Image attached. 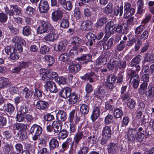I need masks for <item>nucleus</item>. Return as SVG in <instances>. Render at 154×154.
<instances>
[{
	"label": "nucleus",
	"mask_w": 154,
	"mask_h": 154,
	"mask_svg": "<svg viewBox=\"0 0 154 154\" xmlns=\"http://www.w3.org/2000/svg\"><path fill=\"white\" fill-rule=\"evenodd\" d=\"M141 57L140 55H138L132 59L130 63V66L133 69L135 68V69L130 70L128 73L127 77L128 79H130L129 83L135 89L138 87L140 82L139 76L137 73L140 69L139 63Z\"/></svg>",
	"instance_id": "nucleus-1"
},
{
	"label": "nucleus",
	"mask_w": 154,
	"mask_h": 154,
	"mask_svg": "<svg viewBox=\"0 0 154 154\" xmlns=\"http://www.w3.org/2000/svg\"><path fill=\"white\" fill-rule=\"evenodd\" d=\"M128 29L127 23H123L119 25L115 24L112 21L108 22L105 27V34L103 39L106 40L115 31L120 34H124L128 32Z\"/></svg>",
	"instance_id": "nucleus-2"
},
{
	"label": "nucleus",
	"mask_w": 154,
	"mask_h": 154,
	"mask_svg": "<svg viewBox=\"0 0 154 154\" xmlns=\"http://www.w3.org/2000/svg\"><path fill=\"white\" fill-rule=\"evenodd\" d=\"M39 22L41 25L37 29L38 34H42L45 32L49 33V32H54V27L49 23L44 20H40Z\"/></svg>",
	"instance_id": "nucleus-3"
},
{
	"label": "nucleus",
	"mask_w": 154,
	"mask_h": 154,
	"mask_svg": "<svg viewBox=\"0 0 154 154\" xmlns=\"http://www.w3.org/2000/svg\"><path fill=\"white\" fill-rule=\"evenodd\" d=\"M42 131V128L36 124L32 125L30 129L29 132L32 135V140L34 141L37 140Z\"/></svg>",
	"instance_id": "nucleus-4"
},
{
	"label": "nucleus",
	"mask_w": 154,
	"mask_h": 154,
	"mask_svg": "<svg viewBox=\"0 0 154 154\" xmlns=\"http://www.w3.org/2000/svg\"><path fill=\"white\" fill-rule=\"evenodd\" d=\"M5 11L10 16H13L14 14L19 15L21 12V8L16 5H10V9L8 7H6Z\"/></svg>",
	"instance_id": "nucleus-5"
},
{
	"label": "nucleus",
	"mask_w": 154,
	"mask_h": 154,
	"mask_svg": "<svg viewBox=\"0 0 154 154\" xmlns=\"http://www.w3.org/2000/svg\"><path fill=\"white\" fill-rule=\"evenodd\" d=\"M124 8V17L125 19L128 18L130 15H133L135 13V9L131 7V4L129 2L125 3Z\"/></svg>",
	"instance_id": "nucleus-6"
},
{
	"label": "nucleus",
	"mask_w": 154,
	"mask_h": 154,
	"mask_svg": "<svg viewBox=\"0 0 154 154\" xmlns=\"http://www.w3.org/2000/svg\"><path fill=\"white\" fill-rule=\"evenodd\" d=\"M145 89H139V94L142 95H145L146 96L148 97L151 98L154 97V88L149 85Z\"/></svg>",
	"instance_id": "nucleus-7"
},
{
	"label": "nucleus",
	"mask_w": 154,
	"mask_h": 154,
	"mask_svg": "<svg viewBox=\"0 0 154 154\" xmlns=\"http://www.w3.org/2000/svg\"><path fill=\"white\" fill-rule=\"evenodd\" d=\"M43 73L42 74V80H49L56 78L58 76L57 73L56 72H52L51 73V71L44 69L42 70Z\"/></svg>",
	"instance_id": "nucleus-8"
},
{
	"label": "nucleus",
	"mask_w": 154,
	"mask_h": 154,
	"mask_svg": "<svg viewBox=\"0 0 154 154\" xmlns=\"http://www.w3.org/2000/svg\"><path fill=\"white\" fill-rule=\"evenodd\" d=\"M89 104H82L80 107V112L78 111V114L76 113L75 117L76 118V121H75V123L77 122V118L79 119L83 114L84 116L87 115L89 112Z\"/></svg>",
	"instance_id": "nucleus-9"
},
{
	"label": "nucleus",
	"mask_w": 154,
	"mask_h": 154,
	"mask_svg": "<svg viewBox=\"0 0 154 154\" xmlns=\"http://www.w3.org/2000/svg\"><path fill=\"white\" fill-rule=\"evenodd\" d=\"M45 81L46 82L45 85V87L46 89H49L51 92L56 93L57 92V87L54 82L50 80H45Z\"/></svg>",
	"instance_id": "nucleus-10"
},
{
	"label": "nucleus",
	"mask_w": 154,
	"mask_h": 154,
	"mask_svg": "<svg viewBox=\"0 0 154 154\" xmlns=\"http://www.w3.org/2000/svg\"><path fill=\"white\" fill-rule=\"evenodd\" d=\"M38 9L41 13H47L49 9V5L48 2L45 0H41L39 4Z\"/></svg>",
	"instance_id": "nucleus-11"
},
{
	"label": "nucleus",
	"mask_w": 154,
	"mask_h": 154,
	"mask_svg": "<svg viewBox=\"0 0 154 154\" xmlns=\"http://www.w3.org/2000/svg\"><path fill=\"white\" fill-rule=\"evenodd\" d=\"M97 76L95 73L93 72L86 73L84 75L81 77L83 80L89 81L90 82H94L96 80Z\"/></svg>",
	"instance_id": "nucleus-12"
},
{
	"label": "nucleus",
	"mask_w": 154,
	"mask_h": 154,
	"mask_svg": "<svg viewBox=\"0 0 154 154\" xmlns=\"http://www.w3.org/2000/svg\"><path fill=\"white\" fill-rule=\"evenodd\" d=\"M83 134L84 132L82 131L78 132L75 135L73 138L74 141L72 142V143H74L75 149L77 148V145L79 144L80 140L84 137L85 136Z\"/></svg>",
	"instance_id": "nucleus-13"
},
{
	"label": "nucleus",
	"mask_w": 154,
	"mask_h": 154,
	"mask_svg": "<svg viewBox=\"0 0 154 154\" xmlns=\"http://www.w3.org/2000/svg\"><path fill=\"white\" fill-rule=\"evenodd\" d=\"M149 74H144L141 78L142 84L140 85L139 89H145L147 88L149 82Z\"/></svg>",
	"instance_id": "nucleus-14"
},
{
	"label": "nucleus",
	"mask_w": 154,
	"mask_h": 154,
	"mask_svg": "<svg viewBox=\"0 0 154 154\" xmlns=\"http://www.w3.org/2000/svg\"><path fill=\"white\" fill-rule=\"evenodd\" d=\"M108 152L109 154H116L118 150V145L114 142L108 143L107 146Z\"/></svg>",
	"instance_id": "nucleus-15"
},
{
	"label": "nucleus",
	"mask_w": 154,
	"mask_h": 154,
	"mask_svg": "<svg viewBox=\"0 0 154 154\" xmlns=\"http://www.w3.org/2000/svg\"><path fill=\"white\" fill-rule=\"evenodd\" d=\"M49 144V149L51 151L58 149L59 146V142L55 137L52 138L50 140Z\"/></svg>",
	"instance_id": "nucleus-16"
},
{
	"label": "nucleus",
	"mask_w": 154,
	"mask_h": 154,
	"mask_svg": "<svg viewBox=\"0 0 154 154\" xmlns=\"http://www.w3.org/2000/svg\"><path fill=\"white\" fill-rule=\"evenodd\" d=\"M63 11L61 10H55L52 13V19L54 22H57L61 19L63 17Z\"/></svg>",
	"instance_id": "nucleus-17"
},
{
	"label": "nucleus",
	"mask_w": 154,
	"mask_h": 154,
	"mask_svg": "<svg viewBox=\"0 0 154 154\" xmlns=\"http://www.w3.org/2000/svg\"><path fill=\"white\" fill-rule=\"evenodd\" d=\"M72 93L71 88L65 87L61 89L59 93V94L61 97L66 99L68 98Z\"/></svg>",
	"instance_id": "nucleus-18"
},
{
	"label": "nucleus",
	"mask_w": 154,
	"mask_h": 154,
	"mask_svg": "<svg viewBox=\"0 0 154 154\" xmlns=\"http://www.w3.org/2000/svg\"><path fill=\"white\" fill-rule=\"evenodd\" d=\"M100 106H95L93 109L92 114L91 116V119L93 121H95L100 116Z\"/></svg>",
	"instance_id": "nucleus-19"
},
{
	"label": "nucleus",
	"mask_w": 154,
	"mask_h": 154,
	"mask_svg": "<svg viewBox=\"0 0 154 154\" xmlns=\"http://www.w3.org/2000/svg\"><path fill=\"white\" fill-rule=\"evenodd\" d=\"M49 106L48 102L41 100L38 101L36 104L37 108L40 110H44L47 109Z\"/></svg>",
	"instance_id": "nucleus-20"
},
{
	"label": "nucleus",
	"mask_w": 154,
	"mask_h": 154,
	"mask_svg": "<svg viewBox=\"0 0 154 154\" xmlns=\"http://www.w3.org/2000/svg\"><path fill=\"white\" fill-rule=\"evenodd\" d=\"M56 118L59 122L65 121L67 118L66 112L63 110H58L56 114Z\"/></svg>",
	"instance_id": "nucleus-21"
},
{
	"label": "nucleus",
	"mask_w": 154,
	"mask_h": 154,
	"mask_svg": "<svg viewBox=\"0 0 154 154\" xmlns=\"http://www.w3.org/2000/svg\"><path fill=\"white\" fill-rule=\"evenodd\" d=\"M112 134L111 128L109 126H105L103 128L102 131V136L108 139L110 138Z\"/></svg>",
	"instance_id": "nucleus-22"
},
{
	"label": "nucleus",
	"mask_w": 154,
	"mask_h": 154,
	"mask_svg": "<svg viewBox=\"0 0 154 154\" xmlns=\"http://www.w3.org/2000/svg\"><path fill=\"white\" fill-rule=\"evenodd\" d=\"M92 59V56L90 54H84L80 57H78L76 60L78 61H84L83 63L86 64L91 61Z\"/></svg>",
	"instance_id": "nucleus-23"
},
{
	"label": "nucleus",
	"mask_w": 154,
	"mask_h": 154,
	"mask_svg": "<svg viewBox=\"0 0 154 154\" xmlns=\"http://www.w3.org/2000/svg\"><path fill=\"white\" fill-rule=\"evenodd\" d=\"M54 32H49V34L47 35L44 38V40L45 42H53L54 40L57 39V35L55 34Z\"/></svg>",
	"instance_id": "nucleus-24"
},
{
	"label": "nucleus",
	"mask_w": 154,
	"mask_h": 154,
	"mask_svg": "<svg viewBox=\"0 0 154 154\" xmlns=\"http://www.w3.org/2000/svg\"><path fill=\"white\" fill-rule=\"evenodd\" d=\"M82 41L81 39L78 36L74 37L72 38V41L71 43L72 47L74 48H78L82 45Z\"/></svg>",
	"instance_id": "nucleus-25"
},
{
	"label": "nucleus",
	"mask_w": 154,
	"mask_h": 154,
	"mask_svg": "<svg viewBox=\"0 0 154 154\" xmlns=\"http://www.w3.org/2000/svg\"><path fill=\"white\" fill-rule=\"evenodd\" d=\"M59 59L60 61L63 62L67 61L69 64L73 63V61L69 59V56L67 53H63L60 54Z\"/></svg>",
	"instance_id": "nucleus-26"
},
{
	"label": "nucleus",
	"mask_w": 154,
	"mask_h": 154,
	"mask_svg": "<svg viewBox=\"0 0 154 154\" xmlns=\"http://www.w3.org/2000/svg\"><path fill=\"white\" fill-rule=\"evenodd\" d=\"M11 84L9 81L8 79L3 77L0 78V89L4 88H5L11 86Z\"/></svg>",
	"instance_id": "nucleus-27"
},
{
	"label": "nucleus",
	"mask_w": 154,
	"mask_h": 154,
	"mask_svg": "<svg viewBox=\"0 0 154 154\" xmlns=\"http://www.w3.org/2000/svg\"><path fill=\"white\" fill-rule=\"evenodd\" d=\"M105 90L103 88L100 87L94 91V95L97 98L102 99L105 96Z\"/></svg>",
	"instance_id": "nucleus-28"
},
{
	"label": "nucleus",
	"mask_w": 154,
	"mask_h": 154,
	"mask_svg": "<svg viewBox=\"0 0 154 154\" xmlns=\"http://www.w3.org/2000/svg\"><path fill=\"white\" fill-rule=\"evenodd\" d=\"M137 133L136 129H130L128 131L127 136L128 140L130 141H134L135 139L136 135Z\"/></svg>",
	"instance_id": "nucleus-29"
},
{
	"label": "nucleus",
	"mask_w": 154,
	"mask_h": 154,
	"mask_svg": "<svg viewBox=\"0 0 154 154\" xmlns=\"http://www.w3.org/2000/svg\"><path fill=\"white\" fill-rule=\"evenodd\" d=\"M67 44V42L65 39H63L57 45V51L61 52L63 51L65 49L66 46Z\"/></svg>",
	"instance_id": "nucleus-30"
},
{
	"label": "nucleus",
	"mask_w": 154,
	"mask_h": 154,
	"mask_svg": "<svg viewBox=\"0 0 154 154\" xmlns=\"http://www.w3.org/2000/svg\"><path fill=\"white\" fill-rule=\"evenodd\" d=\"M81 67L79 64H70L69 70L71 73H75L79 72L81 69Z\"/></svg>",
	"instance_id": "nucleus-31"
},
{
	"label": "nucleus",
	"mask_w": 154,
	"mask_h": 154,
	"mask_svg": "<svg viewBox=\"0 0 154 154\" xmlns=\"http://www.w3.org/2000/svg\"><path fill=\"white\" fill-rule=\"evenodd\" d=\"M137 13L140 14L145 12V9L144 7V4L143 0H139L137 3Z\"/></svg>",
	"instance_id": "nucleus-32"
},
{
	"label": "nucleus",
	"mask_w": 154,
	"mask_h": 154,
	"mask_svg": "<svg viewBox=\"0 0 154 154\" xmlns=\"http://www.w3.org/2000/svg\"><path fill=\"white\" fill-rule=\"evenodd\" d=\"M144 63L149 62L151 63L154 62V53H147L145 54L143 61Z\"/></svg>",
	"instance_id": "nucleus-33"
},
{
	"label": "nucleus",
	"mask_w": 154,
	"mask_h": 154,
	"mask_svg": "<svg viewBox=\"0 0 154 154\" xmlns=\"http://www.w3.org/2000/svg\"><path fill=\"white\" fill-rule=\"evenodd\" d=\"M68 102L69 104L73 105L75 104L78 100V96L75 92H73L68 98Z\"/></svg>",
	"instance_id": "nucleus-34"
},
{
	"label": "nucleus",
	"mask_w": 154,
	"mask_h": 154,
	"mask_svg": "<svg viewBox=\"0 0 154 154\" xmlns=\"http://www.w3.org/2000/svg\"><path fill=\"white\" fill-rule=\"evenodd\" d=\"M92 22L90 21H83L81 26V28L83 31H87L91 28Z\"/></svg>",
	"instance_id": "nucleus-35"
},
{
	"label": "nucleus",
	"mask_w": 154,
	"mask_h": 154,
	"mask_svg": "<svg viewBox=\"0 0 154 154\" xmlns=\"http://www.w3.org/2000/svg\"><path fill=\"white\" fill-rule=\"evenodd\" d=\"M43 59L49 66L52 65L54 63L55 61L53 57L48 55L45 56Z\"/></svg>",
	"instance_id": "nucleus-36"
},
{
	"label": "nucleus",
	"mask_w": 154,
	"mask_h": 154,
	"mask_svg": "<svg viewBox=\"0 0 154 154\" xmlns=\"http://www.w3.org/2000/svg\"><path fill=\"white\" fill-rule=\"evenodd\" d=\"M15 147L17 151L19 153L22 152V154H30L28 151H23V145L20 143L16 144L15 146Z\"/></svg>",
	"instance_id": "nucleus-37"
},
{
	"label": "nucleus",
	"mask_w": 154,
	"mask_h": 154,
	"mask_svg": "<svg viewBox=\"0 0 154 154\" xmlns=\"http://www.w3.org/2000/svg\"><path fill=\"white\" fill-rule=\"evenodd\" d=\"M33 96L34 100L40 99L42 96V91L38 88H35Z\"/></svg>",
	"instance_id": "nucleus-38"
},
{
	"label": "nucleus",
	"mask_w": 154,
	"mask_h": 154,
	"mask_svg": "<svg viewBox=\"0 0 154 154\" xmlns=\"http://www.w3.org/2000/svg\"><path fill=\"white\" fill-rule=\"evenodd\" d=\"M72 140L70 138H67L66 141L63 142L61 145L62 149L61 151H64L67 150L69 146L71 144Z\"/></svg>",
	"instance_id": "nucleus-39"
},
{
	"label": "nucleus",
	"mask_w": 154,
	"mask_h": 154,
	"mask_svg": "<svg viewBox=\"0 0 154 154\" xmlns=\"http://www.w3.org/2000/svg\"><path fill=\"white\" fill-rule=\"evenodd\" d=\"M12 42L17 44L24 45L25 43V40L21 37L19 36H15L12 39Z\"/></svg>",
	"instance_id": "nucleus-40"
},
{
	"label": "nucleus",
	"mask_w": 154,
	"mask_h": 154,
	"mask_svg": "<svg viewBox=\"0 0 154 154\" xmlns=\"http://www.w3.org/2000/svg\"><path fill=\"white\" fill-rule=\"evenodd\" d=\"M2 148L4 154H9L10 151L13 149V146L11 143H6Z\"/></svg>",
	"instance_id": "nucleus-41"
},
{
	"label": "nucleus",
	"mask_w": 154,
	"mask_h": 154,
	"mask_svg": "<svg viewBox=\"0 0 154 154\" xmlns=\"http://www.w3.org/2000/svg\"><path fill=\"white\" fill-rule=\"evenodd\" d=\"M113 38H111L108 41L105 42V44L103 45L104 49L107 50L110 48L113 45Z\"/></svg>",
	"instance_id": "nucleus-42"
},
{
	"label": "nucleus",
	"mask_w": 154,
	"mask_h": 154,
	"mask_svg": "<svg viewBox=\"0 0 154 154\" xmlns=\"http://www.w3.org/2000/svg\"><path fill=\"white\" fill-rule=\"evenodd\" d=\"M62 126L61 124L59 123L58 122V123H54L53 125V130L54 134H59L61 130Z\"/></svg>",
	"instance_id": "nucleus-43"
},
{
	"label": "nucleus",
	"mask_w": 154,
	"mask_h": 154,
	"mask_svg": "<svg viewBox=\"0 0 154 154\" xmlns=\"http://www.w3.org/2000/svg\"><path fill=\"white\" fill-rule=\"evenodd\" d=\"M138 19V18L136 15L131 17L127 20V23L128 25L133 26L137 23Z\"/></svg>",
	"instance_id": "nucleus-44"
},
{
	"label": "nucleus",
	"mask_w": 154,
	"mask_h": 154,
	"mask_svg": "<svg viewBox=\"0 0 154 154\" xmlns=\"http://www.w3.org/2000/svg\"><path fill=\"white\" fill-rule=\"evenodd\" d=\"M25 12L27 15L31 16L35 14V9L32 7L28 6L25 9Z\"/></svg>",
	"instance_id": "nucleus-45"
},
{
	"label": "nucleus",
	"mask_w": 154,
	"mask_h": 154,
	"mask_svg": "<svg viewBox=\"0 0 154 154\" xmlns=\"http://www.w3.org/2000/svg\"><path fill=\"white\" fill-rule=\"evenodd\" d=\"M29 108V106L28 104H23L20 107L19 112L25 115L28 112Z\"/></svg>",
	"instance_id": "nucleus-46"
},
{
	"label": "nucleus",
	"mask_w": 154,
	"mask_h": 154,
	"mask_svg": "<svg viewBox=\"0 0 154 154\" xmlns=\"http://www.w3.org/2000/svg\"><path fill=\"white\" fill-rule=\"evenodd\" d=\"M16 128L20 131H24L27 128V126L26 124H24L18 123L16 125Z\"/></svg>",
	"instance_id": "nucleus-47"
},
{
	"label": "nucleus",
	"mask_w": 154,
	"mask_h": 154,
	"mask_svg": "<svg viewBox=\"0 0 154 154\" xmlns=\"http://www.w3.org/2000/svg\"><path fill=\"white\" fill-rule=\"evenodd\" d=\"M31 29L30 27L28 26H26L23 27L22 33L25 36H28L31 33Z\"/></svg>",
	"instance_id": "nucleus-48"
},
{
	"label": "nucleus",
	"mask_w": 154,
	"mask_h": 154,
	"mask_svg": "<svg viewBox=\"0 0 154 154\" xmlns=\"http://www.w3.org/2000/svg\"><path fill=\"white\" fill-rule=\"evenodd\" d=\"M23 94L26 99L30 98L32 96L31 91L27 87H25L23 91Z\"/></svg>",
	"instance_id": "nucleus-49"
},
{
	"label": "nucleus",
	"mask_w": 154,
	"mask_h": 154,
	"mask_svg": "<svg viewBox=\"0 0 154 154\" xmlns=\"http://www.w3.org/2000/svg\"><path fill=\"white\" fill-rule=\"evenodd\" d=\"M136 41V39L132 35H130L128 37V40L127 42L126 45L128 47L132 46Z\"/></svg>",
	"instance_id": "nucleus-50"
},
{
	"label": "nucleus",
	"mask_w": 154,
	"mask_h": 154,
	"mask_svg": "<svg viewBox=\"0 0 154 154\" xmlns=\"http://www.w3.org/2000/svg\"><path fill=\"white\" fill-rule=\"evenodd\" d=\"M107 19L105 17H102L99 19L96 24V26L97 27L102 26L107 21Z\"/></svg>",
	"instance_id": "nucleus-51"
},
{
	"label": "nucleus",
	"mask_w": 154,
	"mask_h": 154,
	"mask_svg": "<svg viewBox=\"0 0 154 154\" xmlns=\"http://www.w3.org/2000/svg\"><path fill=\"white\" fill-rule=\"evenodd\" d=\"M136 104V102L135 100L131 98H129L127 100V106L130 109H132L134 108Z\"/></svg>",
	"instance_id": "nucleus-52"
},
{
	"label": "nucleus",
	"mask_w": 154,
	"mask_h": 154,
	"mask_svg": "<svg viewBox=\"0 0 154 154\" xmlns=\"http://www.w3.org/2000/svg\"><path fill=\"white\" fill-rule=\"evenodd\" d=\"M88 142L92 145L96 144L98 140L97 136L95 135L88 137Z\"/></svg>",
	"instance_id": "nucleus-53"
},
{
	"label": "nucleus",
	"mask_w": 154,
	"mask_h": 154,
	"mask_svg": "<svg viewBox=\"0 0 154 154\" xmlns=\"http://www.w3.org/2000/svg\"><path fill=\"white\" fill-rule=\"evenodd\" d=\"M123 8L122 6L120 7H118L116 8L114 11V14L115 16H117L119 14L120 16H121L123 11Z\"/></svg>",
	"instance_id": "nucleus-54"
},
{
	"label": "nucleus",
	"mask_w": 154,
	"mask_h": 154,
	"mask_svg": "<svg viewBox=\"0 0 154 154\" xmlns=\"http://www.w3.org/2000/svg\"><path fill=\"white\" fill-rule=\"evenodd\" d=\"M122 111L119 108L115 109L114 111V116L116 118H120L123 115Z\"/></svg>",
	"instance_id": "nucleus-55"
},
{
	"label": "nucleus",
	"mask_w": 154,
	"mask_h": 154,
	"mask_svg": "<svg viewBox=\"0 0 154 154\" xmlns=\"http://www.w3.org/2000/svg\"><path fill=\"white\" fill-rule=\"evenodd\" d=\"M126 42L122 40L116 46V49L119 51H122L126 46Z\"/></svg>",
	"instance_id": "nucleus-56"
},
{
	"label": "nucleus",
	"mask_w": 154,
	"mask_h": 154,
	"mask_svg": "<svg viewBox=\"0 0 154 154\" xmlns=\"http://www.w3.org/2000/svg\"><path fill=\"white\" fill-rule=\"evenodd\" d=\"M69 22L68 20L66 19H63L60 23V26L63 28H67L68 27Z\"/></svg>",
	"instance_id": "nucleus-57"
},
{
	"label": "nucleus",
	"mask_w": 154,
	"mask_h": 154,
	"mask_svg": "<svg viewBox=\"0 0 154 154\" xmlns=\"http://www.w3.org/2000/svg\"><path fill=\"white\" fill-rule=\"evenodd\" d=\"M14 107L11 103H8L7 105V106L5 109L6 111L10 114H11L14 111Z\"/></svg>",
	"instance_id": "nucleus-58"
},
{
	"label": "nucleus",
	"mask_w": 154,
	"mask_h": 154,
	"mask_svg": "<svg viewBox=\"0 0 154 154\" xmlns=\"http://www.w3.org/2000/svg\"><path fill=\"white\" fill-rule=\"evenodd\" d=\"M113 116L112 115L108 114L105 118L104 121L105 124L106 125H108L113 121Z\"/></svg>",
	"instance_id": "nucleus-59"
},
{
	"label": "nucleus",
	"mask_w": 154,
	"mask_h": 154,
	"mask_svg": "<svg viewBox=\"0 0 154 154\" xmlns=\"http://www.w3.org/2000/svg\"><path fill=\"white\" fill-rule=\"evenodd\" d=\"M78 48H74L72 47V48L69 51V55L72 58L76 57L78 54Z\"/></svg>",
	"instance_id": "nucleus-60"
},
{
	"label": "nucleus",
	"mask_w": 154,
	"mask_h": 154,
	"mask_svg": "<svg viewBox=\"0 0 154 154\" xmlns=\"http://www.w3.org/2000/svg\"><path fill=\"white\" fill-rule=\"evenodd\" d=\"M6 53L8 55H10L14 51H16L15 48L12 47L7 46L5 48Z\"/></svg>",
	"instance_id": "nucleus-61"
},
{
	"label": "nucleus",
	"mask_w": 154,
	"mask_h": 154,
	"mask_svg": "<svg viewBox=\"0 0 154 154\" xmlns=\"http://www.w3.org/2000/svg\"><path fill=\"white\" fill-rule=\"evenodd\" d=\"M57 82L59 85H64L66 83V79L63 76L58 77L56 79Z\"/></svg>",
	"instance_id": "nucleus-62"
},
{
	"label": "nucleus",
	"mask_w": 154,
	"mask_h": 154,
	"mask_svg": "<svg viewBox=\"0 0 154 154\" xmlns=\"http://www.w3.org/2000/svg\"><path fill=\"white\" fill-rule=\"evenodd\" d=\"M69 133V132L63 129L61 130L59 134L60 135V137L64 139L67 137Z\"/></svg>",
	"instance_id": "nucleus-63"
},
{
	"label": "nucleus",
	"mask_w": 154,
	"mask_h": 154,
	"mask_svg": "<svg viewBox=\"0 0 154 154\" xmlns=\"http://www.w3.org/2000/svg\"><path fill=\"white\" fill-rule=\"evenodd\" d=\"M144 134L141 132H137L136 135V140L139 142H141L144 137Z\"/></svg>",
	"instance_id": "nucleus-64"
}]
</instances>
